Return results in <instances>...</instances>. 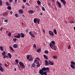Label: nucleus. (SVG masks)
<instances>
[{"mask_svg": "<svg viewBox=\"0 0 75 75\" xmlns=\"http://www.w3.org/2000/svg\"><path fill=\"white\" fill-rule=\"evenodd\" d=\"M14 71H16V68H15L14 69Z\"/></svg>", "mask_w": 75, "mask_h": 75, "instance_id": "obj_61", "label": "nucleus"}, {"mask_svg": "<svg viewBox=\"0 0 75 75\" xmlns=\"http://www.w3.org/2000/svg\"><path fill=\"white\" fill-rule=\"evenodd\" d=\"M48 64L49 65H54V64L52 62L50 61V60L48 62Z\"/></svg>", "mask_w": 75, "mask_h": 75, "instance_id": "obj_9", "label": "nucleus"}, {"mask_svg": "<svg viewBox=\"0 0 75 75\" xmlns=\"http://www.w3.org/2000/svg\"><path fill=\"white\" fill-rule=\"evenodd\" d=\"M0 6H2V1L0 0Z\"/></svg>", "mask_w": 75, "mask_h": 75, "instance_id": "obj_39", "label": "nucleus"}, {"mask_svg": "<svg viewBox=\"0 0 75 75\" xmlns=\"http://www.w3.org/2000/svg\"><path fill=\"white\" fill-rule=\"evenodd\" d=\"M26 4H27V5H28V6H30V5H29V4H28L27 3H26Z\"/></svg>", "mask_w": 75, "mask_h": 75, "instance_id": "obj_59", "label": "nucleus"}, {"mask_svg": "<svg viewBox=\"0 0 75 75\" xmlns=\"http://www.w3.org/2000/svg\"><path fill=\"white\" fill-rule=\"evenodd\" d=\"M36 64H40V62H38L37 63H36Z\"/></svg>", "mask_w": 75, "mask_h": 75, "instance_id": "obj_53", "label": "nucleus"}, {"mask_svg": "<svg viewBox=\"0 0 75 75\" xmlns=\"http://www.w3.org/2000/svg\"><path fill=\"white\" fill-rule=\"evenodd\" d=\"M35 66V63H33L32 65V68H34Z\"/></svg>", "mask_w": 75, "mask_h": 75, "instance_id": "obj_35", "label": "nucleus"}, {"mask_svg": "<svg viewBox=\"0 0 75 75\" xmlns=\"http://www.w3.org/2000/svg\"><path fill=\"white\" fill-rule=\"evenodd\" d=\"M7 8L8 10H11V7L10 6H8Z\"/></svg>", "mask_w": 75, "mask_h": 75, "instance_id": "obj_18", "label": "nucleus"}, {"mask_svg": "<svg viewBox=\"0 0 75 75\" xmlns=\"http://www.w3.org/2000/svg\"><path fill=\"white\" fill-rule=\"evenodd\" d=\"M8 14V13L7 12H4L3 13V16H7Z\"/></svg>", "mask_w": 75, "mask_h": 75, "instance_id": "obj_11", "label": "nucleus"}, {"mask_svg": "<svg viewBox=\"0 0 75 75\" xmlns=\"http://www.w3.org/2000/svg\"><path fill=\"white\" fill-rule=\"evenodd\" d=\"M43 56L44 57V58H46L47 59H48V57H47V56L45 55H43Z\"/></svg>", "mask_w": 75, "mask_h": 75, "instance_id": "obj_33", "label": "nucleus"}, {"mask_svg": "<svg viewBox=\"0 0 75 75\" xmlns=\"http://www.w3.org/2000/svg\"><path fill=\"white\" fill-rule=\"evenodd\" d=\"M40 51H41V49H38L37 50L38 52H40Z\"/></svg>", "mask_w": 75, "mask_h": 75, "instance_id": "obj_36", "label": "nucleus"}, {"mask_svg": "<svg viewBox=\"0 0 75 75\" xmlns=\"http://www.w3.org/2000/svg\"><path fill=\"white\" fill-rule=\"evenodd\" d=\"M19 14H22L23 13V11L22 9L19 10Z\"/></svg>", "mask_w": 75, "mask_h": 75, "instance_id": "obj_16", "label": "nucleus"}, {"mask_svg": "<svg viewBox=\"0 0 75 75\" xmlns=\"http://www.w3.org/2000/svg\"><path fill=\"white\" fill-rule=\"evenodd\" d=\"M61 1L62 3H63V4H64V5L66 3V1H65V0H61Z\"/></svg>", "mask_w": 75, "mask_h": 75, "instance_id": "obj_14", "label": "nucleus"}, {"mask_svg": "<svg viewBox=\"0 0 75 75\" xmlns=\"http://www.w3.org/2000/svg\"><path fill=\"white\" fill-rule=\"evenodd\" d=\"M38 61L37 60V59H35L34 60V62L35 63V64H37V62H38Z\"/></svg>", "mask_w": 75, "mask_h": 75, "instance_id": "obj_28", "label": "nucleus"}, {"mask_svg": "<svg viewBox=\"0 0 75 75\" xmlns=\"http://www.w3.org/2000/svg\"><path fill=\"white\" fill-rule=\"evenodd\" d=\"M71 63L72 65H75V62H74V61L71 62Z\"/></svg>", "mask_w": 75, "mask_h": 75, "instance_id": "obj_26", "label": "nucleus"}, {"mask_svg": "<svg viewBox=\"0 0 75 75\" xmlns=\"http://www.w3.org/2000/svg\"><path fill=\"white\" fill-rule=\"evenodd\" d=\"M6 6H10V4H9V3H8V2H6Z\"/></svg>", "mask_w": 75, "mask_h": 75, "instance_id": "obj_31", "label": "nucleus"}, {"mask_svg": "<svg viewBox=\"0 0 75 75\" xmlns=\"http://www.w3.org/2000/svg\"><path fill=\"white\" fill-rule=\"evenodd\" d=\"M33 58L32 56L29 59V61H32L33 59Z\"/></svg>", "mask_w": 75, "mask_h": 75, "instance_id": "obj_30", "label": "nucleus"}, {"mask_svg": "<svg viewBox=\"0 0 75 75\" xmlns=\"http://www.w3.org/2000/svg\"><path fill=\"white\" fill-rule=\"evenodd\" d=\"M37 64L36 65L37 67H40V64Z\"/></svg>", "mask_w": 75, "mask_h": 75, "instance_id": "obj_38", "label": "nucleus"}, {"mask_svg": "<svg viewBox=\"0 0 75 75\" xmlns=\"http://www.w3.org/2000/svg\"><path fill=\"white\" fill-rule=\"evenodd\" d=\"M37 3L39 5H40V4H41V1H40V0L38 1H37Z\"/></svg>", "mask_w": 75, "mask_h": 75, "instance_id": "obj_21", "label": "nucleus"}, {"mask_svg": "<svg viewBox=\"0 0 75 75\" xmlns=\"http://www.w3.org/2000/svg\"><path fill=\"white\" fill-rule=\"evenodd\" d=\"M2 72H4V69H1L0 70Z\"/></svg>", "mask_w": 75, "mask_h": 75, "instance_id": "obj_47", "label": "nucleus"}, {"mask_svg": "<svg viewBox=\"0 0 75 75\" xmlns=\"http://www.w3.org/2000/svg\"><path fill=\"white\" fill-rule=\"evenodd\" d=\"M69 23H71V24H72V23L74 24V21H70L69 22Z\"/></svg>", "mask_w": 75, "mask_h": 75, "instance_id": "obj_46", "label": "nucleus"}, {"mask_svg": "<svg viewBox=\"0 0 75 75\" xmlns=\"http://www.w3.org/2000/svg\"><path fill=\"white\" fill-rule=\"evenodd\" d=\"M33 21L34 23H37L38 22V24H40V20L38 19L35 18L33 20Z\"/></svg>", "mask_w": 75, "mask_h": 75, "instance_id": "obj_4", "label": "nucleus"}, {"mask_svg": "<svg viewBox=\"0 0 75 75\" xmlns=\"http://www.w3.org/2000/svg\"><path fill=\"white\" fill-rule=\"evenodd\" d=\"M10 13L11 14H13V11H11Z\"/></svg>", "mask_w": 75, "mask_h": 75, "instance_id": "obj_57", "label": "nucleus"}, {"mask_svg": "<svg viewBox=\"0 0 75 75\" xmlns=\"http://www.w3.org/2000/svg\"><path fill=\"white\" fill-rule=\"evenodd\" d=\"M8 55L9 58H11V54L10 53H8Z\"/></svg>", "mask_w": 75, "mask_h": 75, "instance_id": "obj_20", "label": "nucleus"}, {"mask_svg": "<svg viewBox=\"0 0 75 75\" xmlns=\"http://www.w3.org/2000/svg\"><path fill=\"white\" fill-rule=\"evenodd\" d=\"M29 34H30V35L32 37H33V38H35V36H34V35L32 33V31H30L29 33Z\"/></svg>", "mask_w": 75, "mask_h": 75, "instance_id": "obj_7", "label": "nucleus"}, {"mask_svg": "<svg viewBox=\"0 0 75 75\" xmlns=\"http://www.w3.org/2000/svg\"><path fill=\"white\" fill-rule=\"evenodd\" d=\"M23 2H24V3H25V2H26V0H23Z\"/></svg>", "mask_w": 75, "mask_h": 75, "instance_id": "obj_52", "label": "nucleus"}, {"mask_svg": "<svg viewBox=\"0 0 75 75\" xmlns=\"http://www.w3.org/2000/svg\"><path fill=\"white\" fill-rule=\"evenodd\" d=\"M42 71H47V70H48L49 71L50 70V69L49 67H43L41 69Z\"/></svg>", "mask_w": 75, "mask_h": 75, "instance_id": "obj_6", "label": "nucleus"}, {"mask_svg": "<svg viewBox=\"0 0 75 75\" xmlns=\"http://www.w3.org/2000/svg\"><path fill=\"white\" fill-rule=\"evenodd\" d=\"M56 3L58 5L59 7V8H61V3L59 1L56 2Z\"/></svg>", "mask_w": 75, "mask_h": 75, "instance_id": "obj_8", "label": "nucleus"}, {"mask_svg": "<svg viewBox=\"0 0 75 75\" xmlns=\"http://www.w3.org/2000/svg\"><path fill=\"white\" fill-rule=\"evenodd\" d=\"M49 6H50V5H51V4L50 3H49Z\"/></svg>", "mask_w": 75, "mask_h": 75, "instance_id": "obj_64", "label": "nucleus"}, {"mask_svg": "<svg viewBox=\"0 0 75 75\" xmlns=\"http://www.w3.org/2000/svg\"><path fill=\"white\" fill-rule=\"evenodd\" d=\"M71 45H69L68 47V49H71Z\"/></svg>", "mask_w": 75, "mask_h": 75, "instance_id": "obj_43", "label": "nucleus"}, {"mask_svg": "<svg viewBox=\"0 0 75 75\" xmlns=\"http://www.w3.org/2000/svg\"><path fill=\"white\" fill-rule=\"evenodd\" d=\"M5 54H6V52H5V51H3V53L2 52V55H3V56H4Z\"/></svg>", "mask_w": 75, "mask_h": 75, "instance_id": "obj_25", "label": "nucleus"}, {"mask_svg": "<svg viewBox=\"0 0 75 75\" xmlns=\"http://www.w3.org/2000/svg\"><path fill=\"white\" fill-rule=\"evenodd\" d=\"M45 63L46 65H49L48 64V61H47V60H45Z\"/></svg>", "mask_w": 75, "mask_h": 75, "instance_id": "obj_19", "label": "nucleus"}, {"mask_svg": "<svg viewBox=\"0 0 75 75\" xmlns=\"http://www.w3.org/2000/svg\"><path fill=\"white\" fill-rule=\"evenodd\" d=\"M30 56L29 55H28L26 56V57L28 59H29V58H30Z\"/></svg>", "mask_w": 75, "mask_h": 75, "instance_id": "obj_32", "label": "nucleus"}, {"mask_svg": "<svg viewBox=\"0 0 75 75\" xmlns=\"http://www.w3.org/2000/svg\"><path fill=\"white\" fill-rule=\"evenodd\" d=\"M15 16L16 17H18V14L17 13L15 14Z\"/></svg>", "mask_w": 75, "mask_h": 75, "instance_id": "obj_37", "label": "nucleus"}, {"mask_svg": "<svg viewBox=\"0 0 75 75\" xmlns=\"http://www.w3.org/2000/svg\"><path fill=\"white\" fill-rule=\"evenodd\" d=\"M43 31L44 32V33H45V30L44 29H43Z\"/></svg>", "mask_w": 75, "mask_h": 75, "instance_id": "obj_56", "label": "nucleus"}, {"mask_svg": "<svg viewBox=\"0 0 75 75\" xmlns=\"http://www.w3.org/2000/svg\"><path fill=\"white\" fill-rule=\"evenodd\" d=\"M13 47L14 48H18V45L17 44H15L13 45Z\"/></svg>", "mask_w": 75, "mask_h": 75, "instance_id": "obj_13", "label": "nucleus"}, {"mask_svg": "<svg viewBox=\"0 0 75 75\" xmlns=\"http://www.w3.org/2000/svg\"><path fill=\"white\" fill-rule=\"evenodd\" d=\"M26 33H28V30H26Z\"/></svg>", "mask_w": 75, "mask_h": 75, "instance_id": "obj_58", "label": "nucleus"}, {"mask_svg": "<svg viewBox=\"0 0 75 75\" xmlns=\"http://www.w3.org/2000/svg\"><path fill=\"white\" fill-rule=\"evenodd\" d=\"M6 55H5L4 56V59H5V58H6Z\"/></svg>", "mask_w": 75, "mask_h": 75, "instance_id": "obj_51", "label": "nucleus"}, {"mask_svg": "<svg viewBox=\"0 0 75 75\" xmlns=\"http://www.w3.org/2000/svg\"><path fill=\"white\" fill-rule=\"evenodd\" d=\"M17 34L18 35L16 36H15V38H20L21 37V38H24L25 36V35H24L23 33H21V34H19V33H18Z\"/></svg>", "mask_w": 75, "mask_h": 75, "instance_id": "obj_1", "label": "nucleus"}, {"mask_svg": "<svg viewBox=\"0 0 75 75\" xmlns=\"http://www.w3.org/2000/svg\"><path fill=\"white\" fill-rule=\"evenodd\" d=\"M42 10L43 11H45V9L43 7H42Z\"/></svg>", "mask_w": 75, "mask_h": 75, "instance_id": "obj_45", "label": "nucleus"}, {"mask_svg": "<svg viewBox=\"0 0 75 75\" xmlns=\"http://www.w3.org/2000/svg\"><path fill=\"white\" fill-rule=\"evenodd\" d=\"M10 2H11L13 1V0H9Z\"/></svg>", "mask_w": 75, "mask_h": 75, "instance_id": "obj_54", "label": "nucleus"}, {"mask_svg": "<svg viewBox=\"0 0 75 75\" xmlns=\"http://www.w3.org/2000/svg\"><path fill=\"white\" fill-rule=\"evenodd\" d=\"M53 58H54V59H57L58 58V57L57 56H53Z\"/></svg>", "mask_w": 75, "mask_h": 75, "instance_id": "obj_27", "label": "nucleus"}, {"mask_svg": "<svg viewBox=\"0 0 75 75\" xmlns=\"http://www.w3.org/2000/svg\"><path fill=\"white\" fill-rule=\"evenodd\" d=\"M9 48L11 50V51H14V50H13V47L11 46L9 47Z\"/></svg>", "mask_w": 75, "mask_h": 75, "instance_id": "obj_23", "label": "nucleus"}, {"mask_svg": "<svg viewBox=\"0 0 75 75\" xmlns=\"http://www.w3.org/2000/svg\"><path fill=\"white\" fill-rule=\"evenodd\" d=\"M71 67L73 69H74L75 68V66L73 64H71Z\"/></svg>", "mask_w": 75, "mask_h": 75, "instance_id": "obj_15", "label": "nucleus"}, {"mask_svg": "<svg viewBox=\"0 0 75 75\" xmlns=\"http://www.w3.org/2000/svg\"><path fill=\"white\" fill-rule=\"evenodd\" d=\"M40 14H41V16H42V13H40Z\"/></svg>", "mask_w": 75, "mask_h": 75, "instance_id": "obj_63", "label": "nucleus"}, {"mask_svg": "<svg viewBox=\"0 0 75 75\" xmlns=\"http://www.w3.org/2000/svg\"><path fill=\"white\" fill-rule=\"evenodd\" d=\"M51 44H52L53 45H55V42L54 41H52L51 42Z\"/></svg>", "mask_w": 75, "mask_h": 75, "instance_id": "obj_22", "label": "nucleus"}, {"mask_svg": "<svg viewBox=\"0 0 75 75\" xmlns=\"http://www.w3.org/2000/svg\"><path fill=\"white\" fill-rule=\"evenodd\" d=\"M2 29H3V28H0V30H1V31H2Z\"/></svg>", "mask_w": 75, "mask_h": 75, "instance_id": "obj_60", "label": "nucleus"}, {"mask_svg": "<svg viewBox=\"0 0 75 75\" xmlns=\"http://www.w3.org/2000/svg\"><path fill=\"white\" fill-rule=\"evenodd\" d=\"M8 36H11V33H10V32L8 33Z\"/></svg>", "mask_w": 75, "mask_h": 75, "instance_id": "obj_40", "label": "nucleus"}, {"mask_svg": "<svg viewBox=\"0 0 75 75\" xmlns=\"http://www.w3.org/2000/svg\"><path fill=\"white\" fill-rule=\"evenodd\" d=\"M22 8H24L25 7V6L24 5H23L22 6Z\"/></svg>", "mask_w": 75, "mask_h": 75, "instance_id": "obj_50", "label": "nucleus"}, {"mask_svg": "<svg viewBox=\"0 0 75 75\" xmlns=\"http://www.w3.org/2000/svg\"><path fill=\"white\" fill-rule=\"evenodd\" d=\"M5 66L6 67H8V66L7 65V64L6 63L5 64Z\"/></svg>", "mask_w": 75, "mask_h": 75, "instance_id": "obj_48", "label": "nucleus"}, {"mask_svg": "<svg viewBox=\"0 0 75 75\" xmlns=\"http://www.w3.org/2000/svg\"><path fill=\"white\" fill-rule=\"evenodd\" d=\"M15 61L17 64H18V63L19 62V61H18V59H16L15 60Z\"/></svg>", "mask_w": 75, "mask_h": 75, "instance_id": "obj_29", "label": "nucleus"}, {"mask_svg": "<svg viewBox=\"0 0 75 75\" xmlns=\"http://www.w3.org/2000/svg\"><path fill=\"white\" fill-rule=\"evenodd\" d=\"M0 48L1 50L2 51H3V50H4V49H3V47L1 46L0 47Z\"/></svg>", "mask_w": 75, "mask_h": 75, "instance_id": "obj_24", "label": "nucleus"}, {"mask_svg": "<svg viewBox=\"0 0 75 75\" xmlns=\"http://www.w3.org/2000/svg\"><path fill=\"white\" fill-rule=\"evenodd\" d=\"M50 47L51 48V49H52V50H53V49H54V51L56 50V48L55 45H54L52 44L51 43H50Z\"/></svg>", "mask_w": 75, "mask_h": 75, "instance_id": "obj_2", "label": "nucleus"}, {"mask_svg": "<svg viewBox=\"0 0 75 75\" xmlns=\"http://www.w3.org/2000/svg\"><path fill=\"white\" fill-rule=\"evenodd\" d=\"M28 13H29V14H33V13H34V11L33 10L29 11H28Z\"/></svg>", "mask_w": 75, "mask_h": 75, "instance_id": "obj_12", "label": "nucleus"}, {"mask_svg": "<svg viewBox=\"0 0 75 75\" xmlns=\"http://www.w3.org/2000/svg\"><path fill=\"white\" fill-rule=\"evenodd\" d=\"M49 33L50 35H51V36H52V37L54 36V33H53L52 32V31H49Z\"/></svg>", "mask_w": 75, "mask_h": 75, "instance_id": "obj_10", "label": "nucleus"}, {"mask_svg": "<svg viewBox=\"0 0 75 75\" xmlns=\"http://www.w3.org/2000/svg\"><path fill=\"white\" fill-rule=\"evenodd\" d=\"M53 31H54L55 34H57V30L56 29H53Z\"/></svg>", "mask_w": 75, "mask_h": 75, "instance_id": "obj_17", "label": "nucleus"}, {"mask_svg": "<svg viewBox=\"0 0 75 75\" xmlns=\"http://www.w3.org/2000/svg\"><path fill=\"white\" fill-rule=\"evenodd\" d=\"M39 73L40 75H42V74H43V75H47V72H44V71H43L41 69L40 70Z\"/></svg>", "mask_w": 75, "mask_h": 75, "instance_id": "obj_5", "label": "nucleus"}, {"mask_svg": "<svg viewBox=\"0 0 75 75\" xmlns=\"http://www.w3.org/2000/svg\"><path fill=\"white\" fill-rule=\"evenodd\" d=\"M19 64L20 65V67L21 68H25V65L24 64V63L23 62H20L19 63Z\"/></svg>", "mask_w": 75, "mask_h": 75, "instance_id": "obj_3", "label": "nucleus"}, {"mask_svg": "<svg viewBox=\"0 0 75 75\" xmlns=\"http://www.w3.org/2000/svg\"><path fill=\"white\" fill-rule=\"evenodd\" d=\"M33 47L34 48H36V45H35V44L33 45Z\"/></svg>", "mask_w": 75, "mask_h": 75, "instance_id": "obj_42", "label": "nucleus"}, {"mask_svg": "<svg viewBox=\"0 0 75 75\" xmlns=\"http://www.w3.org/2000/svg\"><path fill=\"white\" fill-rule=\"evenodd\" d=\"M17 0H15V3H17Z\"/></svg>", "mask_w": 75, "mask_h": 75, "instance_id": "obj_62", "label": "nucleus"}, {"mask_svg": "<svg viewBox=\"0 0 75 75\" xmlns=\"http://www.w3.org/2000/svg\"><path fill=\"white\" fill-rule=\"evenodd\" d=\"M4 22H7V21H8V20L6 19V20H4Z\"/></svg>", "mask_w": 75, "mask_h": 75, "instance_id": "obj_49", "label": "nucleus"}, {"mask_svg": "<svg viewBox=\"0 0 75 75\" xmlns=\"http://www.w3.org/2000/svg\"><path fill=\"white\" fill-rule=\"evenodd\" d=\"M3 69V68H2V67H1V66H0V70L1 69Z\"/></svg>", "mask_w": 75, "mask_h": 75, "instance_id": "obj_55", "label": "nucleus"}, {"mask_svg": "<svg viewBox=\"0 0 75 75\" xmlns=\"http://www.w3.org/2000/svg\"><path fill=\"white\" fill-rule=\"evenodd\" d=\"M45 54H48V51H45Z\"/></svg>", "mask_w": 75, "mask_h": 75, "instance_id": "obj_41", "label": "nucleus"}, {"mask_svg": "<svg viewBox=\"0 0 75 75\" xmlns=\"http://www.w3.org/2000/svg\"><path fill=\"white\" fill-rule=\"evenodd\" d=\"M36 59H38L39 61H40V59L39 58H38V57H37L36 58Z\"/></svg>", "mask_w": 75, "mask_h": 75, "instance_id": "obj_44", "label": "nucleus"}, {"mask_svg": "<svg viewBox=\"0 0 75 75\" xmlns=\"http://www.w3.org/2000/svg\"><path fill=\"white\" fill-rule=\"evenodd\" d=\"M18 40L17 39H16V38H14L13 39V41H14V42H16V40Z\"/></svg>", "mask_w": 75, "mask_h": 75, "instance_id": "obj_34", "label": "nucleus"}]
</instances>
